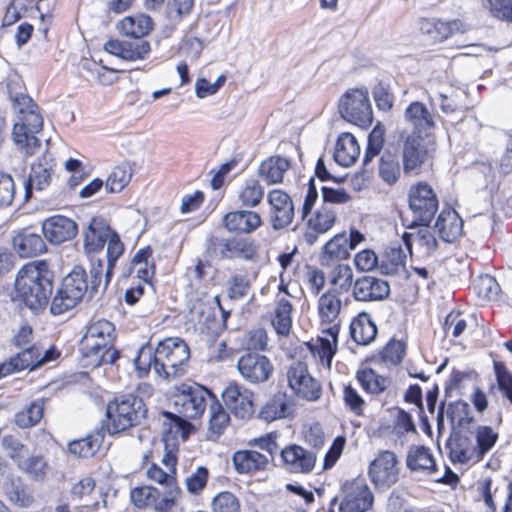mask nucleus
<instances>
[{
    "label": "nucleus",
    "instance_id": "f257e3e1",
    "mask_svg": "<svg viewBox=\"0 0 512 512\" xmlns=\"http://www.w3.org/2000/svg\"><path fill=\"white\" fill-rule=\"evenodd\" d=\"M105 261L91 260L89 271L90 279H87V273L81 266H75L72 271L66 275L58 289L57 294L52 299L50 311L54 315H61L74 308L82 301L86 294L92 297L102 284V277L105 276Z\"/></svg>",
    "mask_w": 512,
    "mask_h": 512
},
{
    "label": "nucleus",
    "instance_id": "f03ea898",
    "mask_svg": "<svg viewBox=\"0 0 512 512\" xmlns=\"http://www.w3.org/2000/svg\"><path fill=\"white\" fill-rule=\"evenodd\" d=\"M53 290V274L46 261L24 265L15 279V297L34 312L46 307Z\"/></svg>",
    "mask_w": 512,
    "mask_h": 512
},
{
    "label": "nucleus",
    "instance_id": "7ed1b4c3",
    "mask_svg": "<svg viewBox=\"0 0 512 512\" xmlns=\"http://www.w3.org/2000/svg\"><path fill=\"white\" fill-rule=\"evenodd\" d=\"M107 243V261L103 289H106L113 274L116 260L123 254L124 245L119 236L102 218H93L84 232V250L87 254L100 252Z\"/></svg>",
    "mask_w": 512,
    "mask_h": 512
},
{
    "label": "nucleus",
    "instance_id": "20e7f679",
    "mask_svg": "<svg viewBox=\"0 0 512 512\" xmlns=\"http://www.w3.org/2000/svg\"><path fill=\"white\" fill-rule=\"evenodd\" d=\"M190 349L180 338L161 341L154 351V371L164 379L177 378L185 372Z\"/></svg>",
    "mask_w": 512,
    "mask_h": 512
},
{
    "label": "nucleus",
    "instance_id": "39448f33",
    "mask_svg": "<svg viewBox=\"0 0 512 512\" xmlns=\"http://www.w3.org/2000/svg\"><path fill=\"white\" fill-rule=\"evenodd\" d=\"M146 412L143 400L137 396L124 395L116 398L107 406V417L110 421L109 432L119 433L139 424Z\"/></svg>",
    "mask_w": 512,
    "mask_h": 512
},
{
    "label": "nucleus",
    "instance_id": "423d86ee",
    "mask_svg": "<svg viewBox=\"0 0 512 512\" xmlns=\"http://www.w3.org/2000/svg\"><path fill=\"white\" fill-rule=\"evenodd\" d=\"M338 110L343 119L358 126H367L373 119L369 92L366 88L348 90L340 98Z\"/></svg>",
    "mask_w": 512,
    "mask_h": 512
},
{
    "label": "nucleus",
    "instance_id": "0eeeda50",
    "mask_svg": "<svg viewBox=\"0 0 512 512\" xmlns=\"http://www.w3.org/2000/svg\"><path fill=\"white\" fill-rule=\"evenodd\" d=\"M409 208L413 214V226H428L438 210V199L433 188L424 182L412 185L408 192Z\"/></svg>",
    "mask_w": 512,
    "mask_h": 512
},
{
    "label": "nucleus",
    "instance_id": "6e6552de",
    "mask_svg": "<svg viewBox=\"0 0 512 512\" xmlns=\"http://www.w3.org/2000/svg\"><path fill=\"white\" fill-rule=\"evenodd\" d=\"M209 391L200 385L182 384L173 396L175 411L184 418L195 419L207 406Z\"/></svg>",
    "mask_w": 512,
    "mask_h": 512
},
{
    "label": "nucleus",
    "instance_id": "1a4fd4ad",
    "mask_svg": "<svg viewBox=\"0 0 512 512\" xmlns=\"http://www.w3.org/2000/svg\"><path fill=\"white\" fill-rule=\"evenodd\" d=\"M343 498L340 512H366L374 502V496L363 476L347 480L342 485Z\"/></svg>",
    "mask_w": 512,
    "mask_h": 512
},
{
    "label": "nucleus",
    "instance_id": "9d476101",
    "mask_svg": "<svg viewBox=\"0 0 512 512\" xmlns=\"http://www.w3.org/2000/svg\"><path fill=\"white\" fill-rule=\"evenodd\" d=\"M399 470L396 455L385 450L370 463L368 475L376 489L385 491L398 481Z\"/></svg>",
    "mask_w": 512,
    "mask_h": 512
},
{
    "label": "nucleus",
    "instance_id": "9b49d317",
    "mask_svg": "<svg viewBox=\"0 0 512 512\" xmlns=\"http://www.w3.org/2000/svg\"><path fill=\"white\" fill-rule=\"evenodd\" d=\"M43 118L40 114H29L15 122L12 131L13 141L26 155H33L40 147L36 134L42 130Z\"/></svg>",
    "mask_w": 512,
    "mask_h": 512
},
{
    "label": "nucleus",
    "instance_id": "f8f14e48",
    "mask_svg": "<svg viewBox=\"0 0 512 512\" xmlns=\"http://www.w3.org/2000/svg\"><path fill=\"white\" fill-rule=\"evenodd\" d=\"M237 369L242 378L251 384L267 382L274 372L270 359L255 352L242 355L237 361Z\"/></svg>",
    "mask_w": 512,
    "mask_h": 512
},
{
    "label": "nucleus",
    "instance_id": "ddd939ff",
    "mask_svg": "<svg viewBox=\"0 0 512 512\" xmlns=\"http://www.w3.org/2000/svg\"><path fill=\"white\" fill-rule=\"evenodd\" d=\"M288 385L300 398L316 401L321 396V386L309 373L303 362L292 364L287 371Z\"/></svg>",
    "mask_w": 512,
    "mask_h": 512
},
{
    "label": "nucleus",
    "instance_id": "4468645a",
    "mask_svg": "<svg viewBox=\"0 0 512 512\" xmlns=\"http://www.w3.org/2000/svg\"><path fill=\"white\" fill-rule=\"evenodd\" d=\"M54 159L50 153H43L31 165L28 178L25 182V200L28 201L32 197L33 190L43 191L52 181L54 174Z\"/></svg>",
    "mask_w": 512,
    "mask_h": 512
},
{
    "label": "nucleus",
    "instance_id": "2eb2a0df",
    "mask_svg": "<svg viewBox=\"0 0 512 512\" xmlns=\"http://www.w3.org/2000/svg\"><path fill=\"white\" fill-rule=\"evenodd\" d=\"M268 203L271 206L270 220L274 230L289 226L294 219V204L291 197L280 189L268 193Z\"/></svg>",
    "mask_w": 512,
    "mask_h": 512
},
{
    "label": "nucleus",
    "instance_id": "dca6fc26",
    "mask_svg": "<svg viewBox=\"0 0 512 512\" xmlns=\"http://www.w3.org/2000/svg\"><path fill=\"white\" fill-rule=\"evenodd\" d=\"M404 120L412 128V135L431 138L432 130L436 128V121L433 113L425 104L419 101L411 102L404 110Z\"/></svg>",
    "mask_w": 512,
    "mask_h": 512
},
{
    "label": "nucleus",
    "instance_id": "f3484780",
    "mask_svg": "<svg viewBox=\"0 0 512 512\" xmlns=\"http://www.w3.org/2000/svg\"><path fill=\"white\" fill-rule=\"evenodd\" d=\"M225 405L236 417L245 419L254 414V393L237 383H230L222 393Z\"/></svg>",
    "mask_w": 512,
    "mask_h": 512
},
{
    "label": "nucleus",
    "instance_id": "a211bd4d",
    "mask_svg": "<svg viewBox=\"0 0 512 512\" xmlns=\"http://www.w3.org/2000/svg\"><path fill=\"white\" fill-rule=\"evenodd\" d=\"M390 294L388 282L373 277L362 276L352 286V296L356 301L372 302L387 298Z\"/></svg>",
    "mask_w": 512,
    "mask_h": 512
},
{
    "label": "nucleus",
    "instance_id": "6ab92c4d",
    "mask_svg": "<svg viewBox=\"0 0 512 512\" xmlns=\"http://www.w3.org/2000/svg\"><path fill=\"white\" fill-rule=\"evenodd\" d=\"M221 258H240L243 260H254L257 256V246L249 237H231L220 239L215 242Z\"/></svg>",
    "mask_w": 512,
    "mask_h": 512
},
{
    "label": "nucleus",
    "instance_id": "aec40b11",
    "mask_svg": "<svg viewBox=\"0 0 512 512\" xmlns=\"http://www.w3.org/2000/svg\"><path fill=\"white\" fill-rule=\"evenodd\" d=\"M83 337L81 349L85 358L89 359V365L100 366L113 364L118 358V351L114 348V341H106L104 338H94L93 345Z\"/></svg>",
    "mask_w": 512,
    "mask_h": 512
},
{
    "label": "nucleus",
    "instance_id": "412c9836",
    "mask_svg": "<svg viewBox=\"0 0 512 512\" xmlns=\"http://www.w3.org/2000/svg\"><path fill=\"white\" fill-rule=\"evenodd\" d=\"M104 50L126 61H138L147 58L151 51V46L146 40L122 41L111 39L104 44Z\"/></svg>",
    "mask_w": 512,
    "mask_h": 512
},
{
    "label": "nucleus",
    "instance_id": "4be33fe9",
    "mask_svg": "<svg viewBox=\"0 0 512 512\" xmlns=\"http://www.w3.org/2000/svg\"><path fill=\"white\" fill-rule=\"evenodd\" d=\"M42 231L50 243L60 244L76 235L77 224L68 217L55 215L42 223Z\"/></svg>",
    "mask_w": 512,
    "mask_h": 512
},
{
    "label": "nucleus",
    "instance_id": "5701e85b",
    "mask_svg": "<svg viewBox=\"0 0 512 512\" xmlns=\"http://www.w3.org/2000/svg\"><path fill=\"white\" fill-rule=\"evenodd\" d=\"M337 212L332 206L323 205L315 215L307 221L308 229L304 234L305 241L312 245L316 242L319 234L329 231L335 224Z\"/></svg>",
    "mask_w": 512,
    "mask_h": 512
},
{
    "label": "nucleus",
    "instance_id": "b1692460",
    "mask_svg": "<svg viewBox=\"0 0 512 512\" xmlns=\"http://www.w3.org/2000/svg\"><path fill=\"white\" fill-rule=\"evenodd\" d=\"M40 365V350L36 346H31L17 353L9 361L0 364V378L24 369L32 371Z\"/></svg>",
    "mask_w": 512,
    "mask_h": 512
},
{
    "label": "nucleus",
    "instance_id": "393cba45",
    "mask_svg": "<svg viewBox=\"0 0 512 512\" xmlns=\"http://www.w3.org/2000/svg\"><path fill=\"white\" fill-rule=\"evenodd\" d=\"M350 250L347 246V235L336 234L323 246L319 256L320 265L330 267L334 263H340L350 257Z\"/></svg>",
    "mask_w": 512,
    "mask_h": 512
},
{
    "label": "nucleus",
    "instance_id": "a878e982",
    "mask_svg": "<svg viewBox=\"0 0 512 512\" xmlns=\"http://www.w3.org/2000/svg\"><path fill=\"white\" fill-rule=\"evenodd\" d=\"M153 20L146 14L126 16L116 24L118 32L129 38L140 39L153 30Z\"/></svg>",
    "mask_w": 512,
    "mask_h": 512
},
{
    "label": "nucleus",
    "instance_id": "bb28decb",
    "mask_svg": "<svg viewBox=\"0 0 512 512\" xmlns=\"http://www.w3.org/2000/svg\"><path fill=\"white\" fill-rule=\"evenodd\" d=\"M403 139L402 159L406 173L417 170L423 163L426 150L420 145L423 136L407 134Z\"/></svg>",
    "mask_w": 512,
    "mask_h": 512
},
{
    "label": "nucleus",
    "instance_id": "cd10ccee",
    "mask_svg": "<svg viewBox=\"0 0 512 512\" xmlns=\"http://www.w3.org/2000/svg\"><path fill=\"white\" fill-rule=\"evenodd\" d=\"M223 223L230 232L249 233L261 224V218L253 211H232L223 217Z\"/></svg>",
    "mask_w": 512,
    "mask_h": 512
},
{
    "label": "nucleus",
    "instance_id": "c85d7f7f",
    "mask_svg": "<svg viewBox=\"0 0 512 512\" xmlns=\"http://www.w3.org/2000/svg\"><path fill=\"white\" fill-rule=\"evenodd\" d=\"M232 461L238 473H252L264 470L269 463V457L258 450H236Z\"/></svg>",
    "mask_w": 512,
    "mask_h": 512
},
{
    "label": "nucleus",
    "instance_id": "c756f323",
    "mask_svg": "<svg viewBox=\"0 0 512 512\" xmlns=\"http://www.w3.org/2000/svg\"><path fill=\"white\" fill-rule=\"evenodd\" d=\"M359 155L360 146L356 138L351 133H341L335 145V161L341 166L348 167L354 164Z\"/></svg>",
    "mask_w": 512,
    "mask_h": 512
},
{
    "label": "nucleus",
    "instance_id": "7c9ffc66",
    "mask_svg": "<svg viewBox=\"0 0 512 512\" xmlns=\"http://www.w3.org/2000/svg\"><path fill=\"white\" fill-rule=\"evenodd\" d=\"M13 247L22 258L33 257L46 251V244L42 237L27 231L13 238Z\"/></svg>",
    "mask_w": 512,
    "mask_h": 512
},
{
    "label": "nucleus",
    "instance_id": "2f4dec72",
    "mask_svg": "<svg viewBox=\"0 0 512 512\" xmlns=\"http://www.w3.org/2000/svg\"><path fill=\"white\" fill-rule=\"evenodd\" d=\"M2 490L8 500L18 507H29L34 501L30 490L19 477H6Z\"/></svg>",
    "mask_w": 512,
    "mask_h": 512
},
{
    "label": "nucleus",
    "instance_id": "473e14b6",
    "mask_svg": "<svg viewBox=\"0 0 512 512\" xmlns=\"http://www.w3.org/2000/svg\"><path fill=\"white\" fill-rule=\"evenodd\" d=\"M281 457L291 472H310L315 465L316 456L312 450H280Z\"/></svg>",
    "mask_w": 512,
    "mask_h": 512
},
{
    "label": "nucleus",
    "instance_id": "72a5a7b5",
    "mask_svg": "<svg viewBox=\"0 0 512 512\" xmlns=\"http://www.w3.org/2000/svg\"><path fill=\"white\" fill-rule=\"evenodd\" d=\"M290 162L281 156H271L262 161L258 169V175L269 185L283 181L284 173L289 169Z\"/></svg>",
    "mask_w": 512,
    "mask_h": 512
},
{
    "label": "nucleus",
    "instance_id": "f704fd0d",
    "mask_svg": "<svg viewBox=\"0 0 512 512\" xmlns=\"http://www.w3.org/2000/svg\"><path fill=\"white\" fill-rule=\"evenodd\" d=\"M352 339L359 345H368L376 337L377 327L368 313L362 312L350 324Z\"/></svg>",
    "mask_w": 512,
    "mask_h": 512
},
{
    "label": "nucleus",
    "instance_id": "c9c22d12",
    "mask_svg": "<svg viewBox=\"0 0 512 512\" xmlns=\"http://www.w3.org/2000/svg\"><path fill=\"white\" fill-rule=\"evenodd\" d=\"M323 332L327 333L328 337L319 338V344L315 345L313 351L318 354L322 364L329 369L336 352L339 326L334 323L329 328L323 330Z\"/></svg>",
    "mask_w": 512,
    "mask_h": 512
},
{
    "label": "nucleus",
    "instance_id": "e433bc0d",
    "mask_svg": "<svg viewBox=\"0 0 512 512\" xmlns=\"http://www.w3.org/2000/svg\"><path fill=\"white\" fill-rule=\"evenodd\" d=\"M342 302L332 290H328L318 299V312L323 323L333 324L341 311Z\"/></svg>",
    "mask_w": 512,
    "mask_h": 512
},
{
    "label": "nucleus",
    "instance_id": "4c0bfd02",
    "mask_svg": "<svg viewBox=\"0 0 512 512\" xmlns=\"http://www.w3.org/2000/svg\"><path fill=\"white\" fill-rule=\"evenodd\" d=\"M473 421V417L470 415V406L468 403L458 401L454 404L450 403V425L452 426L453 432L450 434V441L453 435L469 429L470 424Z\"/></svg>",
    "mask_w": 512,
    "mask_h": 512
},
{
    "label": "nucleus",
    "instance_id": "58836bf2",
    "mask_svg": "<svg viewBox=\"0 0 512 512\" xmlns=\"http://www.w3.org/2000/svg\"><path fill=\"white\" fill-rule=\"evenodd\" d=\"M288 402L286 395L278 392L261 408L259 417L266 422H272L287 416Z\"/></svg>",
    "mask_w": 512,
    "mask_h": 512
},
{
    "label": "nucleus",
    "instance_id": "ea45409f",
    "mask_svg": "<svg viewBox=\"0 0 512 512\" xmlns=\"http://www.w3.org/2000/svg\"><path fill=\"white\" fill-rule=\"evenodd\" d=\"M293 307L289 300L281 298L278 300L274 316L271 320L272 325L279 335H288L292 326V313Z\"/></svg>",
    "mask_w": 512,
    "mask_h": 512
},
{
    "label": "nucleus",
    "instance_id": "a19ab883",
    "mask_svg": "<svg viewBox=\"0 0 512 512\" xmlns=\"http://www.w3.org/2000/svg\"><path fill=\"white\" fill-rule=\"evenodd\" d=\"M328 279L331 286L336 287L340 292H347L352 289L353 270L348 264L334 263L330 266Z\"/></svg>",
    "mask_w": 512,
    "mask_h": 512
},
{
    "label": "nucleus",
    "instance_id": "79ce46f5",
    "mask_svg": "<svg viewBox=\"0 0 512 512\" xmlns=\"http://www.w3.org/2000/svg\"><path fill=\"white\" fill-rule=\"evenodd\" d=\"M13 85L14 83L8 84V92L16 114L15 122L21 121L22 118H26L29 114H39L38 107L32 98L22 92H14Z\"/></svg>",
    "mask_w": 512,
    "mask_h": 512
},
{
    "label": "nucleus",
    "instance_id": "37998d69",
    "mask_svg": "<svg viewBox=\"0 0 512 512\" xmlns=\"http://www.w3.org/2000/svg\"><path fill=\"white\" fill-rule=\"evenodd\" d=\"M379 176L388 185L395 184L400 176V165L395 154L384 152L379 160Z\"/></svg>",
    "mask_w": 512,
    "mask_h": 512
},
{
    "label": "nucleus",
    "instance_id": "c03bdc74",
    "mask_svg": "<svg viewBox=\"0 0 512 512\" xmlns=\"http://www.w3.org/2000/svg\"><path fill=\"white\" fill-rule=\"evenodd\" d=\"M132 169L129 164L122 163L112 169L106 180L105 187L111 193L122 191L130 182Z\"/></svg>",
    "mask_w": 512,
    "mask_h": 512
},
{
    "label": "nucleus",
    "instance_id": "a18cd8bd",
    "mask_svg": "<svg viewBox=\"0 0 512 512\" xmlns=\"http://www.w3.org/2000/svg\"><path fill=\"white\" fill-rule=\"evenodd\" d=\"M357 379L368 393L377 394L383 392L390 384V380L377 374L373 369L366 368L357 373Z\"/></svg>",
    "mask_w": 512,
    "mask_h": 512
},
{
    "label": "nucleus",
    "instance_id": "49530a36",
    "mask_svg": "<svg viewBox=\"0 0 512 512\" xmlns=\"http://www.w3.org/2000/svg\"><path fill=\"white\" fill-rule=\"evenodd\" d=\"M264 195V189L256 179L246 180L238 190V198L246 207H255Z\"/></svg>",
    "mask_w": 512,
    "mask_h": 512
},
{
    "label": "nucleus",
    "instance_id": "de8ad7c7",
    "mask_svg": "<svg viewBox=\"0 0 512 512\" xmlns=\"http://www.w3.org/2000/svg\"><path fill=\"white\" fill-rule=\"evenodd\" d=\"M16 460L18 467L31 475L35 479H40L44 476L47 464L42 457L33 455H22L17 453L12 455Z\"/></svg>",
    "mask_w": 512,
    "mask_h": 512
},
{
    "label": "nucleus",
    "instance_id": "09e8293b",
    "mask_svg": "<svg viewBox=\"0 0 512 512\" xmlns=\"http://www.w3.org/2000/svg\"><path fill=\"white\" fill-rule=\"evenodd\" d=\"M229 420V414L219 403L212 404L210 407L208 438L216 440L228 425Z\"/></svg>",
    "mask_w": 512,
    "mask_h": 512
},
{
    "label": "nucleus",
    "instance_id": "8fccbe9b",
    "mask_svg": "<svg viewBox=\"0 0 512 512\" xmlns=\"http://www.w3.org/2000/svg\"><path fill=\"white\" fill-rule=\"evenodd\" d=\"M44 403L42 400L35 401L26 409L18 412L15 416V423L21 428H29L36 425L43 417Z\"/></svg>",
    "mask_w": 512,
    "mask_h": 512
},
{
    "label": "nucleus",
    "instance_id": "3c124183",
    "mask_svg": "<svg viewBox=\"0 0 512 512\" xmlns=\"http://www.w3.org/2000/svg\"><path fill=\"white\" fill-rule=\"evenodd\" d=\"M473 288L477 295L485 300L496 299L500 292L498 282L489 274L478 276L474 280Z\"/></svg>",
    "mask_w": 512,
    "mask_h": 512
},
{
    "label": "nucleus",
    "instance_id": "603ef678",
    "mask_svg": "<svg viewBox=\"0 0 512 512\" xmlns=\"http://www.w3.org/2000/svg\"><path fill=\"white\" fill-rule=\"evenodd\" d=\"M84 337L87 342H91L90 346L93 345L94 338L106 337V341H114V324L106 319H98L90 324Z\"/></svg>",
    "mask_w": 512,
    "mask_h": 512
},
{
    "label": "nucleus",
    "instance_id": "864d4df0",
    "mask_svg": "<svg viewBox=\"0 0 512 512\" xmlns=\"http://www.w3.org/2000/svg\"><path fill=\"white\" fill-rule=\"evenodd\" d=\"M152 256V250L150 247L140 249L132 259L133 269L136 270L139 279L147 281L154 274V266L149 267V259Z\"/></svg>",
    "mask_w": 512,
    "mask_h": 512
},
{
    "label": "nucleus",
    "instance_id": "5fc2aeb1",
    "mask_svg": "<svg viewBox=\"0 0 512 512\" xmlns=\"http://www.w3.org/2000/svg\"><path fill=\"white\" fill-rule=\"evenodd\" d=\"M190 428L184 424L175 423L163 432L162 441L165 448H177L189 437Z\"/></svg>",
    "mask_w": 512,
    "mask_h": 512
},
{
    "label": "nucleus",
    "instance_id": "6e6d98bb",
    "mask_svg": "<svg viewBox=\"0 0 512 512\" xmlns=\"http://www.w3.org/2000/svg\"><path fill=\"white\" fill-rule=\"evenodd\" d=\"M385 129L382 125H376L368 136L367 149L363 158L364 165H367L382 150L384 144Z\"/></svg>",
    "mask_w": 512,
    "mask_h": 512
},
{
    "label": "nucleus",
    "instance_id": "4d7b16f0",
    "mask_svg": "<svg viewBox=\"0 0 512 512\" xmlns=\"http://www.w3.org/2000/svg\"><path fill=\"white\" fill-rule=\"evenodd\" d=\"M406 256L400 249H392L386 253L380 263V270L383 274L393 275L405 266Z\"/></svg>",
    "mask_w": 512,
    "mask_h": 512
},
{
    "label": "nucleus",
    "instance_id": "13d9d810",
    "mask_svg": "<svg viewBox=\"0 0 512 512\" xmlns=\"http://www.w3.org/2000/svg\"><path fill=\"white\" fill-rule=\"evenodd\" d=\"M159 496L158 489L152 486L134 488L130 494L131 501L138 508L152 507V504H155V497Z\"/></svg>",
    "mask_w": 512,
    "mask_h": 512
},
{
    "label": "nucleus",
    "instance_id": "bf43d9fd",
    "mask_svg": "<svg viewBox=\"0 0 512 512\" xmlns=\"http://www.w3.org/2000/svg\"><path fill=\"white\" fill-rule=\"evenodd\" d=\"M407 466L413 471L432 470L434 459L428 450H410L407 455Z\"/></svg>",
    "mask_w": 512,
    "mask_h": 512
},
{
    "label": "nucleus",
    "instance_id": "052dcab7",
    "mask_svg": "<svg viewBox=\"0 0 512 512\" xmlns=\"http://www.w3.org/2000/svg\"><path fill=\"white\" fill-rule=\"evenodd\" d=\"M250 281L244 275H233L228 281V296L231 300H240L248 295Z\"/></svg>",
    "mask_w": 512,
    "mask_h": 512
},
{
    "label": "nucleus",
    "instance_id": "680f3d73",
    "mask_svg": "<svg viewBox=\"0 0 512 512\" xmlns=\"http://www.w3.org/2000/svg\"><path fill=\"white\" fill-rule=\"evenodd\" d=\"M214 512H240V504L236 496L230 492L219 493L213 499Z\"/></svg>",
    "mask_w": 512,
    "mask_h": 512
},
{
    "label": "nucleus",
    "instance_id": "e2e57ef3",
    "mask_svg": "<svg viewBox=\"0 0 512 512\" xmlns=\"http://www.w3.org/2000/svg\"><path fill=\"white\" fill-rule=\"evenodd\" d=\"M420 30L430 35L434 41H442L447 38V24L436 19H423L420 22Z\"/></svg>",
    "mask_w": 512,
    "mask_h": 512
},
{
    "label": "nucleus",
    "instance_id": "0e129e2a",
    "mask_svg": "<svg viewBox=\"0 0 512 512\" xmlns=\"http://www.w3.org/2000/svg\"><path fill=\"white\" fill-rule=\"evenodd\" d=\"M494 371L499 389L512 403V374L508 372L504 363L498 361H494Z\"/></svg>",
    "mask_w": 512,
    "mask_h": 512
},
{
    "label": "nucleus",
    "instance_id": "69168bd1",
    "mask_svg": "<svg viewBox=\"0 0 512 512\" xmlns=\"http://www.w3.org/2000/svg\"><path fill=\"white\" fill-rule=\"evenodd\" d=\"M95 487L96 482L92 477H83L71 486L70 496L73 500H83L94 492Z\"/></svg>",
    "mask_w": 512,
    "mask_h": 512
},
{
    "label": "nucleus",
    "instance_id": "338daca9",
    "mask_svg": "<svg viewBox=\"0 0 512 512\" xmlns=\"http://www.w3.org/2000/svg\"><path fill=\"white\" fill-rule=\"evenodd\" d=\"M491 15L497 19L512 22V0H486Z\"/></svg>",
    "mask_w": 512,
    "mask_h": 512
},
{
    "label": "nucleus",
    "instance_id": "774afa93",
    "mask_svg": "<svg viewBox=\"0 0 512 512\" xmlns=\"http://www.w3.org/2000/svg\"><path fill=\"white\" fill-rule=\"evenodd\" d=\"M405 352V345L401 341H390L381 351V358L383 361L398 364L403 359Z\"/></svg>",
    "mask_w": 512,
    "mask_h": 512
}]
</instances>
